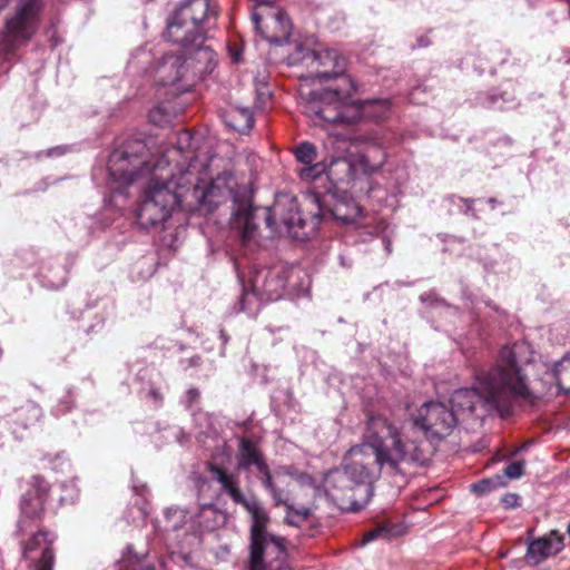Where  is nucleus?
Wrapping results in <instances>:
<instances>
[{"label": "nucleus", "mask_w": 570, "mask_h": 570, "mask_svg": "<svg viewBox=\"0 0 570 570\" xmlns=\"http://www.w3.org/2000/svg\"><path fill=\"white\" fill-rule=\"evenodd\" d=\"M253 180H148L139 196L136 219L142 228L165 229L176 209L212 213L230 199L234 204L230 228L243 246L256 236L257 207L253 206Z\"/></svg>", "instance_id": "f257e3e1"}, {"label": "nucleus", "mask_w": 570, "mask_h": 570, "mask_svg": "<svg viewBox=\"0 0 570 570\" xmlns=\"http://www.w3.org/2000/svg\"><path fill=\"white\" fill-rule=\"evenodd\" d=\"M155 141L151 138L131 137L116 144L107 159L109 178H163L161 173L169 167L166 178H233L234 174H214L218 167L217 157L197 154L196 138L189 130L177 132L176 146L158 157L153 153ZM263 161L256 154L240 156L235 175L257 176Z\"/></svg>", "instance_id": "f03ea898"}, {"label": "nucleus", "mask_w": 570, "mask_h": 570, "mask_svg": "<svg viewBox=\"0 0 570 570\" xmlns=\"http://www.w3.org/2000/svg\"><path fill=\"white\" fill-rule=\"evenodd\" d=\"M529 346L515 342L503 346L497 363L489 370H474L476 389H459L451 396L449 406L458 417L472 416L478 406L489 404L502 417L514 413L515 407L533 405L538 396L529 389L527 376L521 371V363H528Z\"/></svg>", "instance_id": "7ed1b4c3"}, {"label": "nucleus", "mask_w": 570, "mask_h": 570, "mask_svg": "<svg viewBox=\"0 0 570 570\" xmlns=\"http://www.w3.org/2000/svg\"><path fill=\"white\" fill-rule=\"evenodd\" d=\"M326 210L344 224L355 223L362 216V207L346 188L327 180L324 193H305L301 198L287 191L275 195L274 204L264 209L266 226L275 232L283 226L293 239L307 240L315 236Z\"/></svg>", "instance_id": "20e7f679"}, {"label": "nucleus", "mask_w": 570, "mask_h": 570, "mask_svg": "<svg viewBox=\"0 0 570 570\" xmlns=\"http://www.w3.org/2000/svg\"><path fill=\"white\" fill-rule=\"evenodd\" d=\"M213 480L230 500L243 507L250 517L248 570H291L286 539L268 530L271 515L256 497H246L240 489L239 478L226 468L207 463Z\"/></svg>", "instance_id": "39448f33"}, {"label": "nucleus", "mask_w": 570, "mask_h": 570, "mask_svg": "<svg viewBox=\"0 0 570 570\" xmlns=\"http://www.w3.org/2000/svg\"><path fill=\"white\" fill-rule=\"evenodd\" d=\"M382 471L375 463L358 456L352 450V460L343 469L330 471L324 479V488L331 500L343 510L357 511L373 495V483Z\"/></svg>", "instance_id": "423d86ee"}, {"label": "nucleus", "mask_w": 570, "mask_h": 570, "mask_svg": "<svg viewBox=\"0 0 570 570\" xmlns=\"http://www.w3.org/2000/svg\"><path fill=\"white\" fill-rule=\"evenodd\" d=\"M237 468L245 472L255 473L264 489L271 494L275 507H285V522L289 525L301 527L312 515L308 507H295L287 491L279 488L267 464L266 458L258 445L248 438H240L237 453Z\"/></svg>", "instance_id": "0eeeda50"}, {"label": "nucleus", "mask_w": 570, "mask_h": 570, "mask_svg": "<svg viewBox=\"0 0 570 570\" xmlns=\"http://www.w3.org/2000/svg\"><path fill=\"white\" fill-rule=\"evenodd\" d=\"M309 71L306 79L317 80L321 83L338 81L335 88L325 89L314 94V100L307 106L308 112L315 117L314 108L323 105L322 98L326 92H335L337 97L352 96L356 91L354 80L347 75V59L334 48H322L307 52L304 56Z\"/></svg>", "instance_id": "6e6552de"}, {"label": "nucleus", "mask_w": 570, "mask_h": 570, "mask_svg": "<svg viewBox=\"0 0 570 570\" xmlns=\"http://www.w3.org/2000/svg\"><path fill=\"white\" fill-rule=\"evenodd\" d=\"M322 102L314 108L315 118L345 126L357 124L363 118L381 121L387 117L391 106L387 99L351 100V96L337 97L335 92H326Z\"/></svg>", "instance_id": "1a4fd4ad"}, {"label": "nucleus", "mask_w": 570, "mask_h": 570, "mask_svg": "<svg viewBox=\"0 0 570 570\" xmlns=\"http://www.w3.org/2000/svg\"><path fill=\"white\" fill-rule=\"evenodd\" d=\"M366 442L358 451V456L364 458L366 451L371 452L372 458H365L370 463H375L379 470L390 456L394 449V440H400L397 428L384 414L376 412H368L366 414Z\"/></svg>", "instance_id": "9d476101"}, {"label": "nucleus", "mask_w": 570, "mask_h": 570, "mask_svg": "<svg viewBox=\"0 0 570 570\" xmlns=\"http://www.w3.org/2000/svg\"><path fill=\"white\" fill-rule=\"evenodd\" d=\"M10 0H0V10ZM42 11V0H18L14 13L6 19V36L11 42H28L37 32Z\"/></svg>", "instance_id": "9b49d317"}, {"label": "nucleus", "mask_w": 570, "mask_h": 570, "mask_svg": "<svg viewBox=\"0 0 570 570\" xmlns=\"http://www.w3.org/2000/svg\"><path fill=\"white\" fill-rule=\"evenodd\" d=\"M459 423L458 414L443 402H425L417 410L414 425L420 428L426 439L441 441L449 436Z\"/></svg>", "instance_id": "f8f14e48"}, {"label": "nucleus", "mask_w": 570, "mask_h": 570, "mask_svg": "<svg viewBox=\"0 0 570 570\" xmlns=\"http://www.w3.org/2000/svg\"><path fill=\"white\" fill-rule=\"evenodd\" d=\"M431 439H409L406 441L394 440V449L382 466V472L390 475L401 473V462H413L419 465H426L435 452Z\"/></svg>", "instance_id": "ddd939ff"}, {"label": "nucleus", "mask_w": 570, "mask_h": 570, "mask_svg": "<svg viewBox=\"0 0 570 570\" xmlns=\"http://www.w3.org/2000/svg\"><path fill=\"white\" fill-rule=\"evenodd\" d=\"M267 9L266 13L255 11L252 14L256 30L268 42L283 45L291 37L292 23L283 10L272 7Z\"/></svg>", "instance_id": "4468645a"}, {"label": "nucleus", "mask_w": 570, "mask_h": 570, "mask_svg": "<svg viewBox=\"0 0 570 570\" xmlns=\"http://www.w3.org/2000/svg\"><path fill=\"white\" fill-rule=\"evenodd\" d=\"M334 167H341L343 171H346L353 178L362 175H373L375 174L376 168L370 164V160L366 156L354 155L348 158L333 157L331 158L330 164L320 161L313 166L309 165V167L306 168V171H308V175L314 173L312 178H317V176L322 174H326L327 176L340 174V171L334 170ZM302 173H305V169H302Z\"/></svg>", "instance_id": "2eb2a0df"}, {"label": "nucleus", "mask_w": 570, "mask_h": 570, "mask_svg": "<svg viewBox=\"0 0 570 570\" xmlns=\"http://www.w3.org/2000/svg\"><path fill=\"white\" fill-rule=\"evenodd\" d=\"M56 535L48 530L41 529L35 533L23 546V558L36 550H41V556L36 562V570H53L56 554L53 543Z\"/></svg>", "instance_id": "dca6fc26"}, {"label": "nucleus", "mask_w": 570, "mask_h": 570, "mask_svg": "<svg viewBox=\"0 0 570 570\" xmlns=\"http://www.w3.org/2000/svg\"><path fill=\"white\" fill-rule=\"evenodd\" d=\"M186 60L187 71L190 69L195 76L204 78L210 75L217 66V55L204 41L183 50Z\"/></svg>", "instance_id": "f3484780"}, {"label": "nucleus", "mask_w": 570, "mask_h": 570, "mask_svg": "<svg viewBox=\"0 0 570 570\" xmlns=\"http://www.w3.org/2000/svg\"><path fill=\"white\" fill-rule=\"evenodd\" d=\"M564 537L557 530L528 542L525 559L529 563L539 564L562 551Z\"/></svg>", "instance_id": "a211bd4d"}, {"label": "nucleus", "mask_w": 570, "mask_h": 570, "mask_svg": "<svg viewBox=\"0 0 570 570\" xmlns=\"http://www.w3.org/2000/svg\"><path fill=\"white\" fill-rule=\"evenodd\" d=\"M167 36L174 43L183 47V50L190 46L197 45L198 41L205 40L204 30L199 29L197 24L179 19L173 14L167 22Z\"/></svg>", "instance_id": "6ab92c4d"}, {"label": "nucleus", "mask_w": 570, "mask_h": 570, "mask_svg": "<svg viewBox=\"0 0 570 570\" xmlns=\"http://www.w3.org/2000/svg\"><path fill=\"white\" fill-rule=\"evenodd\" d=\"M285 278L279 272L263 269L257 272L252 279V288L255 295L266 299H277L285 288Z\"/></svg>", "instance_id": "aec40b11"}, {"label": "nucleus", "mask_w": 570, "mask_h": 570, "mask_svg": "<svg viewBox=\"0 0 570 570\" xmlns=\"http://www.w3.org/2000/svg\"><path fill=\"white\" fill-rule=\"evenodd\" d=\"M183 22L185 20L190 21L202 30H204V23L210 17H215L217 11L212 6V0H187L183 2L173 13Z\"/></svg>", "instance_id": "412c9836"}, {"label": "nucleus", "mask_w": 570, "mask_h": 570, "mask_svg": "<svg viewBox=\"0 0 570 570\" xmlns=\"http://www.w3.org/2000/svg\"><path fill=\"white\" fill-rule=\"evenodd\" d=\"M45 503L46 501L40 495H31L28 492L22 495L20 501V530L27 529L31 521H41L45 514Z\"/></svg>", "instance_id": "4be33fe9"}, {"label": "nucleus", "mask_w": 570, "mask_h": 570, "mask_svg": "<svg viewBox=\"0 0 570 570\" xmlns=\"http://www.w3.org/2000/svg\"><path fill=\"white\" fill-rule=\"evenodd\" d=\"M158 71L163 75L165 85H174L185 78L187 68L184 53L165 55Z\"/></svg>", "instance_id": "5701e85b"}, {"label": "nucleus", "mask_w": 570, "mask_h": 570, "mask_svg": "<svg viewBox=\"0 0 570 570\" xmlns=\"http://www.w3.org/2000/svg\"><path fill=\"white\" fill-rule=\"evenodd\" d=\"M557 386L566 394H570V354L566 355L554 367Z\"/></svg>", "instance_id": "b1692460"}, {"label": "nucleus", "mask_w": 570, "mask_h": 570, "mask_svg": "<svg viewBox=\"0 0 570 570\" xmlns=\"http://www.w3.org/2000/svg\"><path fill=\"white\" fill-rule=\"evenodd\" d=\"M293 154L296 160L303 165H313L317 158V149L314 144L309 141H302L293 148Z\"/></svg>", "instance_id": "393cba45"}, {"label": "nucleus", "mask_w": 570, "mask_h": 570, "mask_svg": "<svg viewBox=\"0 0 570 570\" xmlns=\"http://www.w3.org/2000/svg\"><path fill=\"white\" fill-rule=\"evenodd\" d=\"M232 117L235 121L234 129L242 134L250 130L254 126L253 114L247 108H237Z\"/></svg>", "instance_id": "a878e982"}, {"label": "nucleus", "mask_w": 570, "mask_h": 570, "mask_svg": "<svg viewBox=\"0 0 570 570\" xmlns=\"http://www.w3.org/2000/svg\"><path fill=\"white\" fill-rule=\"evenodd\" d=\"M390 535H392V530H391L390 524L389 523H382V524H379L375 528L366 531L363 534L362 544L371 542V541L375 540L379 537H390Z\"/></svg>", "instance_id": "bb28decb"}, {"label": "nucleus", "mask_w": 570, "mask_h": 570, "mask_svg": "<svg viewBox=\"0 0 570 570\" xmlns=\"http://www.w3.org/2000/svg\"><path fill=\"white\" fill-rule=\"evenodd\" d=\"M48 491H49V484L47 483L45 478H42L40 475H36V476H33L32 489H30L27 492L31 495H40L46 501Z\"/></svg>", "instance_id": "cd10ccee"}, {"label": "nucleus", "mask_w": 570, "mask_h": 570, "mask_svg": "<svg viewBox=\"0 0 570 570\" xmlns=\"http://www.w3.org/2000/svg\"><path fill=\"white\" fill-rule=\"evenodd\" d=\"M149 120L157 126H164L170 121V115L163 106H156L149 111Z\"/></svg>", "instance_id": "c85d7f7f"}, {"label": "nucleus", "mask_w": 570, "mask_h": 570, "mask_svg": "<svg viewBox=\"0 0 570 570\" xmlns=\"http://www.w3.org/2000/svg\"><path fill=\"white\" fill-rule=\"evenodd\" d=\"M524 473V462L523 461H514L509 463L503 469V475L510 480L519 479Z\"/></svg>", "instance_id": "c756f323"}, {"label": "nucleus", "mask_w": 570, "mask_h": 570, "mask_svg": "<svg viewBox=\"0 0 570 570\" xmlns=\"http://www.w3.org/2000/svg\"><path fill=\"white\" fill-rule=\"evenodd\" d=\"M498 485V482H494L490 479H483L476 483L471 484V490L478 494H484L492 491Z\"/></svg>", "instance_id": "7c9ffc66"}, {"label": "nucleus", "mask_w": 570, "mask_h": 570, "mask_svg": "<svg viewBox=\"0 0 570 570\" xmlns=\"http://www.w3.org/2000/svg\"><path fill=\"white\" fill-rule=\"evenodd\" d=\"M256 91H257V102H258V106L262 108L263 105L269 99L271 92H269L267 85H265V83H262L261 86H258Z\"/></svg>", "instance_id": "2f4dec72"}, {"label": "nucleus", "mask_w": 570, "mask_h": 570, "mask_svg": "<svg viewBox=\"0 0 570 570\" xmlns=\"http://www.w3.org/2000/svg\"><path fill=\"white\" fill-rule=\"evenodd\" d=\"M199 391L195 387H191L187 391V399L189 404L196 402L199 399Z\"/></svg>", "instance_id": "473e14b6"}, {"label": "nucleus", "mask_w": 570, "mask_h": 570, "mask_svg": "<svg viewBox=\"0 0 570 570\" xmlns=\"http://www.w3.org/2000/svg\"><path fill=\"white\" fill-rule=\"evenodd\" d=\"M65 148L63 147H55V148H51L47 151V155L48 156H60V155H63L65 154Z\"/></svg>", "instance_id": "72a5a7b5"}, {"label": "nucleus", "mask_w": 570, "mask_h": 570, "mask_svg": "<svg viewBox=\"0 0 570 570\" xmlns=\"http://www.w3.org/2000/svg\"><path fill=\"white\" fill-rule=\"evenodd\" d=\"M207 512H209V513H213V514H214V513H215V510H214L212 507H208V508H205V509L203 510V513H207Z\"/></svg>", "instance_id": "f704fd0d"}, {"label": "nucleus", "mask_w": 570, "mask_h": 570, "mask_svg": "<svg viewBox=\"0 0 570 570\" xmlns=\"http://www.w3.org/2000/svg\"><path fill=\"white\" fill-rule=\"evenodd\" d=\"M144 570H156V568L154 566H146Z\"/></svg>", "instance_id": "c9c22d12"}, {"label": "nucleus", "mask_w": 570, "mask_h": 570, "mask_svg": "<svg viewBox=\"0 0 570 570\" xmlns=\"http://www.w3.org/2000/svg\"><path fill=\"white\" fill-rule=\"evenodd\" d=\"M233 59H234V61H235V62H238V61H239V55H238V53H236V55L233 57Z\"/></svg>", "instance_id": "e433bc0d"}, {"label": "nucleus", "mask_w": 570, "mask_h": 570, "mask_svg": "<svg viewBox=\"0 0 570 570\" xmlns=\"http://www.w3.org/2000/svg\"><path fill=\"white\" fill-rule=\"evenodd\" d=\"M489 204H491V206L493 207L494 203L497 202L494 198H489Z\"/></svg>", "instance_id": "4c0bfd02"}, {"label": "nucleus", "mask_w": 570, "mask_h": 570, "mask_svg": "<svg viewBox=\"0 0 570 570\" xmlns=\"http://www.w3.org/2000/svg\"><path fill=\"white\" fill-rule=\"evenodd\" d=\"M258 6H259V8H265L266 7L264 1H259Z\"/></svg>", "instance_id": "58836bf2"}, {"label": "nucleus", "mask_w": 570, "mask_h": 570, "mask_svg": "<svg viewBox=\"0 0 570 570\" xmlns=\"http://www.w3.org/2000/svg\"><path fill=\"white\" fill-rule=\"evenodd\" d=\"M132 181H134V180H131V179L126 180L127 186H128L130 183H132Z\"/></svg>", "instance_id": "ea45409f"}]
</instances>
